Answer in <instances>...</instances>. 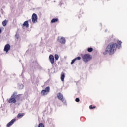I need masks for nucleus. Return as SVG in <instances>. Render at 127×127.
<instances>
[{
  "instance_id": "obj_19",
  "label": "nucleus",
  "mask_w": 127,
  "mask_h": 127,
  "mask_svg": "<svg viewBox=\"0 0 127 127\" xmlns=\"http://www.w3.org/2000/svg\"><path fill=\"white\" fill-rule=\"evenodd\" d=\"M38 127H44V125H43L42 123H40L38 125Z\"/></svg>"
},
{
  "instance_id": "obj_23",
  "label": "nucleus",
  "mask_w": 127,
  "mask_h": 127,
  "mask_svg": "<svg viewBox=\"0 0 127 127\" xmlns=\"http://www.w3.org/2000/svg\"><path fill=\"white\" fill-rule=\"evenodd\" d=\"M16 98H17V100H20V95H17Z\"/></svg>"
},
{
  "instance_id": "obj_2",
  "label": "nucleus",
  "mask_w": 127,
  "mask_h": 127,
  "mask_svg": "<svg viewBox=\"0 0 127 127\" xmlns=\"http://www.w3.org/2000/svg\"><path fill=\"white\" fill-rule=\"evenodd\" d=\"M82 59L84 62H88V61H90L92 59V57L91 55L86 54L83 56Z\"/></svg>"
},
{
  "instance_id": "obj_17",
  "label": "nucleus",
  "mask_w": 127,
  "mask_h": 127,
  "mask_svg": "<svg viewBox=\"0 0 127 127\" xmlns=\"http://www.w3.org/2000/svg\"><path fill=\"white\" fill-rule=\"evenodd\" d=\"M59 58V56L57 54L55 55V60H57Z\"/></svg>"
},
{
  "instance_id": "obj_10",
  "label": "nucleus",
  "mask_w": 127,
  "mask_h": 127,
  "mask_svg": "<svg viewBox=\"0 0 127 127\" xmlns=\"http://www.w3.org/2000/svg\"><path fill=\"white\" fill-rule=\"evenodd\" d=\"M15 121H16V119H13L10 122H9L7 124V127H10V126H12V125H13V124Z\"/></svg>"
},
{
  "instance_id": "obj_1",
  "label": "nucleus",
  "mask_w": 127,
  "mask_h": 127,
  "mask_svg": "<svg viewBox=\"0 0 127 127\" xmlns=\"http://www.w3.org/2000/svg\"><path fill=\"white\" fill-rule=\"evenodd\" d=\"M117 43H118V45L116 42H111L108 44L106 48L105 51L103 52L104 55H107L108 54L109 55H113L116 52L117 48L120 49L122 45V41L118 40Z\"/></svg>"
},
{
  "instance_id": "obj_4",
  "label": "nucleus",
  "mask_w": 127,
  "mask_h": 127,
  "mask_svg": "<svg viewBox=\"0 0 127 127\" xmlns=\"http://www.w3.org/2000/svg\"><path fill=\"white\" fill-rule=\"evenodd\" d=\"M14 97H15V94H13L9 99L8 103H9V104H11L12 103L13 104H15V103H16V99H15V98H14Z\"/></svg>"
},
{
  "instance_id": "obj_25",
  "label": "nucleus",
  "mask_w": 127,
  "mask_h": 127,
  "mask_svg": "<svg viewBox=\"0 0 127 127\" xmlns=\"http://www.w3.org/2000/svg\"><path fill=\"white\" fill-rule=\"evenodd\" d=\"M29 21H31V19L29 20Z\"/></svg>"
},
{
  "instance_id": "obj_14",
  "label": "nucleus",
  "mask_w": 127,
  "mask_h": 127,
  "mask_svg": "<svg viewBox=\"0 0 127 127\" xmlns=\"http://www.w3.org/2000/svg\"><path fill=\"white\" fill-rule=\"evenodd\" d=\"M58 21V18H54L51 21V23H55V22H57Z\"/></svg>"
},
{
  "instance_id": "obj_13",
  "label": "nucleus",
  "mask_w": 127,
  "mask_h": 127,
  "mask_svg": "<svg viewBox=\"0 0 127 127\" xmlns=\"http://www.w3.org/2000/svg\"><path fill=\"white\" fill-rule=\"evenodd\" d=\"M24 116V113H19L17 115V118L20 119Z\"/></svg>"
},
{
  "instance_id": "obj_7",
  "label": "nucleus",
  "mask_w": 127,
  "mask_h": 127,
  "mask_svg": "<svg viewBox=\"0 0 127 127\" xmlns=\"http://www.w3.org/2000/svg\"><path fill=\"white\" fill-rule=\"evenodd\" d=\"M57 97L60 101H61L62 102H64V97H63V95L61 94V93L59 92L57 93Z\"/></svg>"
},
{
  "instance_id": "obj_8",
  "label": "nucleus",
  "mask_w": 127,
  "mask_h": 127,
  "mask_svg": "<svg viewBox=\"0 0 127 127\" xmlns=\"http://www.w3.org/2000/svg\"><path fill=\"white\" fill-rule=\"evenodd\" d=\"M10 49V45L9 44H7L6 45H5L4 48V51H5V52L7 53L8 51H9V50Z\"/></svg>"
},
{
  "instance_id": "obj_12",
  "label": "nucleus",
  "mask_w": 127,
  "mask_h": 127,
  "mask_svg": "<svg viewBox=\"0 0 127 127\" xmlns=\"http://www.w3.org/2000/svg\"><path fill=\"white\" fill-rule=\"evenodd\" d=\"M65 79V73L64 72H62L61 74V80L62 82H64Z\"/></svg>"
},
{
  "instance_id": "obj_9",
  "label": "nucleus",
  "mask_w": 127,
  "mask_h": 127,
  "mask_svg": "<svg viewBox=\"0 0 127 127\" xmlns=\"http://www.w3.org/2000/svg\"><path fill=\"white\" fill-rule=\"evenodd\" d=\"M49 60L50 61L51 64H54V56L53 55H50L49 56Z\"/></svg>"
},
{
  "instance_id": "obj_15",
  "label": "nucleus",
  "mask_w": 127,
  "mask_h": 127,
  "mask_svg": "<svg viewBox=\"0 0 127 127\" xmlns=\"http://www.w3.org/2000/svg\"><path fill=\"white\" fill-rule=\"evenodd\" d=\"M6 24H7V21L5 20L2 22V25L3 26H6Z\"/></svg>"
},
{
  "instance_id": "obj_11",
  "label": "nucleus",
  "mask_w": 127,
  "mask_h": 127,
  "mask_svg": "<svg viewBox=\"0 0 127 127\" xmlns=\"http://www.w3.org/2000/svg\"><path fill=\"white\" fill-rule=\"evenodd\" d=\"M23 27H26V28H28L29 27V24L28 23V21H26L24 22L22 25Z\"/></svg>"
},
{
  "instance_id": "obj_18",
  "label": "nucleus",
  "mask_w": 127,
  "mask_h": 127,
  "mask_svg": "<svg viewBox=\"0 0 127 127\" xmlns=\"http://www.w3.org/2000/svg\"><path fill=\"white\" fill-rule=\"evenodd\" d=\"M89 109H96V106H93V105H90L89 106Z\"/></svg>"
},
{
  "instance_id": "obj_3",
  "label": "nucleus",
  "mask_w": 127,
  "mask_h": 127,
  "mask_svg": "<svg viewBox=\"0 0 127 127\" xmlns=\"http://www.w3.org/2000/svg\"><path fill=\"white\" fill-rule=\"evenodd\" d=\"M50 91V87L49 86L47 87L45 90H42L41 92L42 96H45L49 93Z\"/></svg>"
},
{
  "instance_id": "obj_21",
  "label": "nucleus",
  "mask_w": 127,
  "mask_h": 127,
  "mask_svg": "<svg viewBox=\"0 0 127 127\" xmlns=\"http://www.w3.org/2000/svg\"><path fill=\"white\" fill-rule=\"evenodd\" d=\"M75 60H81L80 57H77L76 58H75Z\"/></svg>"
},
{
  "instance_id": "obj_20",
  "label": "nucleus",
  "mask_w": 127,
  "mask_h": 127,
  "mask_svg": "<svg viewBox=\"0 0 127 127\" xmlns=\"http://www.w3.org/2000/svg\"><path fill=\"white\" fill-rule=\"evenodd\" d=\"M75 61H76V59H75L72 60V62L71 63V65H72V64H74V63H75Z\"/></svg>"
},
{
  "instance_id": "obj_24",
  "label": "nucleus",
  "mask_w": 127,
  "mask_h": 127,
  "mask_svg": "<svg viewBox=\"0 0 127 127\" xmlns=\"http://www.w3.org/2000/svg\"><path fill=\"white\" fill-rule=\"evenodd\" d=\"M0 33H1V28H0Z\"/></svg>"
},
{
  "instance_id": "obj_6",
  "label": "nucleus",
  "mask_w": 127,
  "mask_h": 127,
  "mask_svg": "<svg viewBox=\"0 0 127 127\" xmlns=\"http://www.w3.org/2000/svg\"><path fill=\"white\" fill-rule=\"evenodd\" d=\"M37 15L35 13H33L32 15V21L33 23H35L37 22Z\"/></svg>"
},
{
  "instance_id": "obj_22",
  "label": "nucleus",
  "mask_w": 127,
  "mask_h": 127,
  "mask_svg": "<svg viewBox=\"0 0 127 127\" xmlns=\"http://www.w3.org/2000/svg\"><path fill=\"white\" fill-rule=\"evenodd\" d=\"M75 101L77 103H79V102H80V99L79 98H76Z\"/></svg>"
},
{
  "instance_id": "obj_16",
  "label": "nucleus",
  "mask_w": 127,
  "mask_h": 127,
  "mask_svg": "<svg viewBox=\"0 0 127 127\" xmlns=\"http://www.w3.org/2000/svg\"><path fill=\"white\" fill-rule=\"evenodd\" d=\"M88 52H92L93 51V48H88L87 49Z\"/></svg>"
},
{
  "instance_id": "obj_5",
  "label": "nucleus",
  "mask_w": 127,
  "mask_h": 127,
  "mask_svg": "<svg viewBox=\"0 0 127 127\" xmlns=\"http://www.w3.org/2000/svg\"><path fill=\"white\" fill-rule=\"evenodd\" d=\"M57 41L61 44H65L66 43V39L63 37H58Z\"/></svg>"
}]
</instances>
